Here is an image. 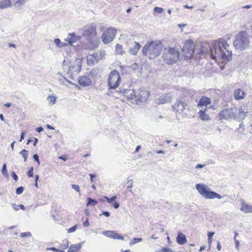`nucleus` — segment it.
Returning a JSON list of instances; mask_svg holds the SVG:
<instances>
[{"mask_svg":"<svg viewBox=\"0 0 252 252\" xmlns=\"http://www.w3.org/2000/svg\"><path fill=\"white\" fill-rule=\"evenodd\" d=\"M104 198L106 199L107 202L109 204H112V206L114 208L117 209L119 207L120 204L119 202L115 201L113 203V202L115 201L117 198L116 195H114L111 198H108L106 196H105Z\"/></svg>","mask_w":252,"mask_h":252,"instance_id":"nucleus-22","label":"nucleus"},{"mask_svg":"<svg viewBox=\"0 0 252 252\" xmlns=\"http://www.w3.org/2000/svg\"><path fill=\"white\" fill-rule=\"evenodd\" d=\"M87 199L88 201L87 204V206L92 205L94 206L97 203V201L96 200L92 199L90 197H88Z\"/></svg>","mask_w":252,"mask_h":252,"instance_id":"nucleus-29","label":"nucleus"},{"mask_svg":"<svg viewBox=\"0 0 252 252\" xmlns=\"http://www.w3.org/2000/svg\"><path fill=\"white\" fill-rule=\"evenodd\" d=\"M208 242L209 247L210 248V247L211 246V244L212 243V238L208 237Z\"/></svg>","mask_w":252,"mask_h":252,"instance_id":"nucleus-51","label":"nucleus"},{"mask_svg":"<svg viewBox=\"0 0 252 252\" xmlns=\"http://www.w3.org/2000/svg\"><path fill=\"white\" fill-rule=\"evenodd\" d=\"M214 232H209L208 233V237H211V238H212L213 236L214 235Z\"/></svg>","mask_w":252,"mask_h":252,"instance_id":"nucleus-54","label":"nucleus"},{"mask_svg":"<svg viewBox=\"0 0 252 252\" xmlns=\"http://www.w3.org/2000/svg\"><path fill=\"white\" fill-rule=\"evenodd\" d=\"M27 175L29 177H32L33 176V167H31L27 172Z\"/></svg>","mask_w":252,"mask_h":252,"instance_id":"nucleus-34","label":"nucleus"},{"mask_svg":"<svg viewBox=\"0 0 252 252\" xmlns=\"http://www.w3.org/2000/svg\"><path fill=\"white\" fill-rule=\"evenodd\" d=\"M211 103V99L206 96H202L199 99V102L198 103L197 106L199 107H202L203 106H206L210 104Z\"/></svg>","mask_w":252,"mask_h":252,"instance_id":"nucleus-18","label":"nucleus"},{"mask_svg":"<svg viewBox=\"0 0 252 252\" xmlns=\"http://www.w3.org/2000/svg\"><path fill=\"white\" fill-rule=\"evenodd\" d=\"M215 105H210L209 108L212 109H216L218 107V100L214 101Z\"/></svg>","mask_w":252,"mask_h":252,"instance_id":"nucleus-35","label":"nucleus"},{"mask_svg":"<svg viewBox=\"0 0 252 252\" xmlns=\"http://www.w3.org/2000/svg\"><path fill=\"white\" fill-rule=\"evenodd\" d=\"M59 158L61 159L64 161H66L68 159V157L66 156H63L61 157H59Z\"/></svg>","mask_w":252,"mask_h":252,"instance_id":"nucleus-50","label":"nucleus"},{"mask_svg":"<svg viewBox=\"0 0 252 252\" xmlns=\"http://www.w3.org/2000/svg\"><path fill=\"white\" fill-rule=\"evenodd\" d=\"M102 215H103L107 217L110 216V213L107 211H103L102 213Z\"/></svg>","mask_w":252,"mask_h":252,"instance_id":"nucleus-52","label":"nucleus"},{"mask_svg":"<svg viewBox=\"0 0 252 252\" xmlns=\"http://www.w3.org/2000/svg\"><path fill=\"white\" fill-rule=\"evenodd\" d=\"M187 106V104L182 101H177L174 104L172 107L173 109L177 112L182 113L183 112Z\"/></svg>","mask_w":252,"mask_h":252,"instance_id":"nucleus-15","label":"nucleus"},{"mask_svg":"<svg viewBox=\"0 0 252 252\" xmlns=\"http://www.w3.org/2000/svg\"><path fill=\"white\" fill-rule=\"evenodd\" d=\"M115 51L118 54L122 55L124 53L123 51V46L122 45L117 44L116 45Z\"/></svg>","mask_w":252,"mask_h":252,"instance_id":"nucleus-28","label":"nucleus"},{"mask_svg":"<svg viewBox=\"0 0 252 252\" xmlns=\"http://www.w3.org/2000/svg\"><path fill=\"white\" fill-rule=\"evenodd\" d=\"M246 95L245 93L241 89H236L234 92V97L236 100L243 99Z\"/></svg>","mask_w":252,"mask_h":252,"instance_id":"nucleus-19","label":"nucleus"},{"mask_svg":"<svg viewBox=\"0 0 252 252\" xmlns=\"http://www.w3.org/2000/svg\"><path fill=\"white\" fill-rule=\"evenodd\" d=\"M196 188L199 193L206 199H214L215 198L221 199V196L215 192L210 190L206 185L203 184H196Z\"/></svg>","mask_w":252,"mask_h":252,"instance_id":"nucleus-7","label":"nucleus"},{"mask_svg":"<svg viewBox=\"0 0 252 252\" xmlns=\"http://www.w3.org/2000/svg\"><path fill=\"white\" fill-rule=\"evenodd\" d=\"M204 166H205L204 164H198L196 166L195 168H202V167H204Z\"/></svg>","mask_w":252,"mask_h":252,"instance_id":"nucleus-57","label":"nucleus"},{"mask_svg":"<svg viewBox=\"0 0 252 252\" xmlns=\"http://www.w3.org/2000/svg\"><path fill=\"white\" fill-rule=\"evenodd\" d=\"M47 100L50 104L53 105L55 104L56 101V97L53 95H50L47 97Z\"/></svg>","mask_w":252,"mask_h":252,"instance_id":"nucleus-31","label":"nucleus"},{"mask_svg":"<svg viewBox=\"0 0 252 252\" xmlns=\"http://www.w3.org/2000/svg\"><path fill=\"white\" fill-rule=\"evenodd\" d=\"M150 95V92L145 88H140L136 93V100L140 102L147 101Z\"/></svg>","mask_w":252,"mask_h":252,"instance_id":"nucleus-11","label":"nucleus"},{"mask_svg":"<svg viewBox=\"0 0 252 252\" xmlns=\"http://www.w3.org/2000/svg\"><path fill=\"white\" fill-rule=\"evenodd\" d=\"M251 7H252L251 5H245V6H243L242 7V8H243V9H249V8H251Z\"/></svg>","mask_w":252,"mask_h":252,"instance_id":"nucleus-61","label":"nucleus"},{"mask_svg":"<svg viewBox=\"0 0 252 252\" xmlns=\"http://www.w3.org/2000/svg\"><path fill=\"white\" fill-rule=\"evenodd\" d=\"M2 172L4 175H7V171L6 168V164H4L2 166Z\"/></svg>","mask_w":252,"mask_h":252,"instance_id":"nucleus-38","label":"nucleus"},{"mask_svg":"<svg viewBox=\"0 0 252 252\" xmlns=\"http://www.w3.org/2000/svg\"><path fill=\"white\" fill-rule=\"evenodd\" d=\"M141 148V146H137L136 148V149H135V152H137L139 149Z\"/></svg>","mask_w":252,"mask_h":252,"instance_id":"nucleus-64","label":"nucleus"},{"mask_svg":"<svg viewBox=\"0 0 252 252\" xmlns=\"http://www.w3.org/2000/svg\"><path fill=\"white\" fill-rule=\"evenodd\" d=\"M116 30L114 28H109L105 30L102 34L101 39L103 42L107 44L111 42L115 38Z\"/></svg>","mask_w":252,"mask_h":252,"instance_id":"nucleus-9","label":"nucleus"},{"mask_svg":"<svg viewBox=\"0 0 252 252\" xmlns=\"http://www.w3.org/2000/svg\"><path fill=\"white\" fill-rule=\"evenodd\" d=\"M11 175L15 181H17L18 180V176L16 174V173L14 172H12Z\"/></svg>","mask_w":252,"mask_h":252,"instance_id":"nucleus-46","label":"nucleus"},{"mask_svg":"<svg viewBox=\"0 0 252 252\" xmlns=\"http://www.w3.org/2000/svg\"><path fill=\"white\" fill-rule=\"evenodd\" d=\"M161 43L160 41H151L147 43L143 47L142 52L143 55L149 56L150 59H154L161 53Z\"/></svg>","mask_w":252,"mask_h":252,"instance_id":"nucleus-4","label":"nucleus"},{"mask_svg":"<svg viewBox=\"0 0 252 252\" xmlns=\"http://www.w3.org/2000/svg\"><path fill=\"white\" fill-rule=\"evenodd\" d=\"M90 178H91V182H94V179L93 178L94 177H95V175H94L93 174H90Z\"/></svg>","mask_w":252,"mask_h":252,"instance_id":"nucleus-58","label":"nucleus"},{"mask_svg":"<svg viewBox=\"0 0 252 252\" xmlns=\"http://www.w3.org/2000/svg\"><path fill=\"white\" fill-rule=\"evenodd\" d=\"M123 95L126 100H132L134 98L136 99V94L133 90H125Z\"/></svg>","mask_w":252,"mask_h":252,"instance_id":"nucleus-17","label":"nucleus"},{"mask_svg":"<svg viewBox=\"0 0 252 252\" xmlns=\"http://www.w3.org/2000/svg\"><path fill=\"white\" fill-rule=\"evenodd\" d=\"M229 45L226 40L219 38L214 41L210 47L211 58L220 64V67L224 66L232 58L231 51L229 49Z\"/></svg>","mask_w":252,"mask_h":252,"instance_id":"nucleus-1","label":"nucleus"},{"mask_svg":"<svg viewBox=\"0 0 252 252\" xmlns=\"http://www.w3.org/2000/svg\"><path fill=\"white\" fill-rule=\"evenodd\" d=\"M20 153L23 157L24 161H26L28 157V151L24 149Z\"/></svg>","mask_w":252,"mask_h":252,"instance_id":"nucleus-32","label":"nucleus"},{"mask_svg":"<svg viewBox=\"0 0 252 252\" xmlns=\"http://www.w3.org/2000/svg\"><path fill=\"white\" fill-rule=\"evenodd\" d=\"M140 47L141 45L139 43L134 42L133 47L129 49V53L132 55H137Z\"/></svg>","mask_w":252,"mask_h":252,"instance_id":"nucleus-24","label":"nucleus"},{"mask_svg":"<svg viewBox=\"0 0 252 252\" xmlns=\"http://www.w3.org/2000/svg\"><path fill=\"white\" fill-rule=\"evenodd\" d=\"M33 159L37 162L38 164H40V162H39V157H38V156L36 154H35L33 155Z\"/></svg>","mask_w":252,"mask_h":252,"instance_id":"nucleus-44","label":"nucleus"},{"mask_svg":"<svg viewBox=\"0 0 252 252\" xmlns=\"http://www.w3.org/2000/svg\"><path fill=\"white\" fill-rule=\"evenodd\" d=\"M78 82L81 87L89 86L92 84L91 80L86 76H80L78 79Z\"/></svg>","mask_w":252,"mask_h":252,"instance_id":"nucleus-16","label":"nucleus"},{"mask_svg":"<svg viewBox=\"0 0 252 252\" xmlns=\"http://www.w3.org/2000/svg\"><path fill=\"white\" fill-rule=\"evenodd\" d=\"M90 225V223L89 222L88 219H86L85 221L83 222V226L84 227H88Z\"/></svg>","mask_w":252,"mask_h":252,"instance_id":"nucleus-47","label":"nucleus"},{"mask_svg":"<svg viewBox=\"0 0 252 252\" xmlns=\"http://www.w3.org/2000/svg\"><path fill=\"white\" fill-rule=\"evenodd\" d=\"M176 241L180 245L185 244L187 242L186 236L182 233L179 232L177 237Z\"/></svg>","mask_w":252,"mask_h":252,"instance_id":"nucleus-25","label":"nucleus"},{"mask_svg":"<svg viewBox=\"0 0 252 252\" xmlns=\"http://www.w3.org/2000/svg\"><path fill=\"white\" fill-rule=\"evenodd\" d=\"M195 44L193 40H188L185 41L182 49V56L185 60L191 59L194 54Z\"/></svg>","mask_w":252,"mask_h":252,"instance_id":"nucleus-6","label":"nucleus"},{"mask_svg":"<svg viewBox=\"0 0 252 252\" xmlns=\"http://www.w3.org/2000/svg\"><path fill=\"white\" fill-rule=\"evenodd\" d=\"M154 12H156V13H161L163 11V9L162 8H161V7H155L154 8Z\"/></svg>","mask_w":252,"mask_h":252,"instance_id":"nucleus-36","label":"nucleus"},{"mask_svg":"<svg viewBox=\"0 0 252 252\" xmlns=\"http://www.w3.org/2000/svg\"><path fill=\"white\" fill-rule=\"evenodd\" d=\"M43 128L42 127H38L37 128H36V130L37 131H38V132H40L41 131H42L43 130Z\"/></svg>","mask_w":252,"mask_h":252,"instance_id":"nucleus-59","label":"nucleus"},{"mask_svg":"<svg viewBox=\"0 0 252 252\" xmlns=\"http://www.w3.org/2000/svg\"><path fill=\"white\" fill-rule=\"evenodd\" d=\"M23 190L24 188L22 187H20L16 189V192L17 194H20L23 192Z\"/></svg>","mask_w":252,"mask_h":252,"instance_id":"nucleus-37","label":"nucleus"},{"mask_svg":"<svg viewBox=\"0 0 252 252\" xmlns=\"http://www.w3.org/2000/svg\"><path fill=\"white\" fill-rule=\"evenodd\" d=\"M220 120L229 119L236 117V113L232 108L221 110L219 114Z\"/></svg>","mask_w":252,"mask_h":252,"instance_id":"nucleus-10","label":"nucleus"},{"mask_svg":"<svg viewBox=\"0 0 252 252\" xmlns=\"http://www.w3.org/2000/svg\"><path fill=\"white\" fill-rule=\"evenodd\" d=\"M142 239L141 238H134L130 242V245H132L134 244L140 242L141 241H142Z\"/></svg>","mask_w":252,"mask_h":252,"instance_id":"nucleus-33","label":"nucleus"},{"mask_svg":"<svg viewBox=\"0 0 252 252\" xmlns=\"http://www.w3.org/2000/svg\"><path fill=\"white\" fill-rule=\"evenodd\" d=\"M24 135H25V132L24 131H22V133H21L20 141H22V140L24 139Z\"/></svg>","mask_w":252,"mask_h":252,"instance_id":"nucleus-56","label":"nucleus"},{"mask_svg":"<svg viewBox=\"0 0 252 252\" xmlns=\"http://www.w3.org/2000/svg\"><path fill=\"white\" fill-rule=\"evenodd\" d=\"M76 229V225L73 226L67 230V232L71 233L74 232Z\"/></svg>","mask_w":252,"mask_h":252,"instance_id":"nucleus-42","label":"nucleus"},{"mask_svg":"<svg viewBox=\"0 0 252 252\" xmlns=\"http://www.w3.org/2000/svg\"><path fill=\"white\" fill-rule=\"evenodd\" d=\"M103 234L105 236L113 239L124 240V236L114 231L107 230L104 232Z\"/></svg>","mask_w":252,"mask_h":252,"instance_id":"nucleus-13","label":"nucleus"},{"mask_svg":"<svg viewBox=\"0 0 252 252\" xmlns=\"http://www.w3.org/2000/svg\"><path fill=\"white\" fill-rule=\"evenodd\" d=\"M77 40V37L75 35V33H70L68 35L67 37L65 39V41L67 42V44H72L76 42Z\"/></svg>","mask_w":252,"mask_h":252,"instance_id":"nucleus-23","label":"nucleus"},{"mask_svg":"<svg viewBox=\"0 0 252 252\" xmlns=\"http://www.w3.org/2000/svg\"><path fill=\"white\" fill-rule=\"evenodd\" d=\"M170 250L167 248H162L158 250V252H169Z\"/></svg>","mask_w":252,"mask_h":252,"instance_id":"nucleus-41","label":"nucleus"},{"mask_svg":"<svg viewBox=\"0 0 252 252\" xmlns=\"http://www.w3.org/2000/svg\"><path fill=\"white\" fill-rule=\"evenodd\" d=\"M37 141H38V139L37 138H34V142H33V145L34 146L36 145Z\"/></svg>","mask_w":252,"mask_h":252,"instance_id":"nucleus-63","label":"nucleus"},{"mask_svg":"<svg viewBox=\"0 0 252 252\" xmlns=\"http://www.w3.org/2000/svg\"><path fill=\"white\" fill-rule=\"evenodd\" d=\"M241 210L246 213H252V206L243 201L241 202Z\"/></svg>","mask_w":252,"mask_h":252,"instance_id":"nucleus-21","label":"nucleus"},{"mask_svg":"<svg viewBox=\"0 0 252 252\" xmlns=\"http://www.w3.org/2000/svg\"><path fill=\"white\" fill-rule=\"evenodd\" d=\"M72 188L78 192H80V187L78 185L73 184L72 185Z\"/></svg>","mask_w":252,"mask_h":252,"instance_id":"nucleus-40","label":"nucleus"},{"mask_svg":"<svg viewBox=\"0 0 252 252\" xmlns=\"http://www.w3.org/2000/svg\"><path fill=\"white\" fill-rule=\"evenodd\" d=\"M68 247V243H66L65 244H64L63 245H61V247L62 248V249L63 250H65V249H66Z\"/></svg>","mask_w":252,"mask_h":252,"instance_id":"nucleus-48","label":"nucleus"},{"mask_svg":"<svg viewBox=\"0 0 252 252\" xmlns=\"http://www.w3.org/2000/svg\"><path fill=\"white\" fill-rule=\"evenodd\" d=\"M19 209H22L23 210H25V208L24 206L23 205H22V204L19 205L18 206V208H15V210H18Z\"/></svg>","mask_w":252,"mask_h":252,"instance_id":"nucleus-49","label":"nucleus"},{"mask_svg":"<svg viewBox=\"0 0 252 252\" xmlns=\"http://www.w3.org/2000/svg\"><path fill=\"white\" fill-rule=\"evenodd\" d=\"M46 127L48 128V129H54V128L51 125H46Z\"/></svg>","mask_w":252,"mask_h":252,"instance_id":"nucleus-60","label":"nucleus"},{"mask_svg":"<svg viewBox=\"0 0 252 252\" xmlns=\"http://www.w3.org/2000/svg\"><path fill=\"white\" fill-rule=\"evenodd\" d=\"M27 0H18L16 2V4H18L19 5H21V4L25 3Z\"/></svg>","mask_w":252,"mask_h":252,"instance_id":"nucleus-45","label":"nucleus"},{"mask_svg":"<svg viewBox=\"0 0 252 252\" xmlns=\"http://www.w3.org/2000/svg\"><path fill=\"white\" fill-rule=\"evenodd\" d=\"M235 47L242 50L247 47L249 44V36L246 32H241L236 36L233 42Z\"/></svg>","mask_w":252,"mask_h":252,"instance_id":"nucleus-5","label":"nucleus"},{"mask_svg":"<svg viewBox=\"0 0 252 252\" xmlns=\"http://www.w3.org/2000/svg\"><path fill=\"white\" fill-rule=\"evenodd\" d=\"M121 81V77L118 71H112L108 77V85L110 89H116L120 85Z\"/></svg>","mask_w":252,"mask_h":252,"instance_id":"nucleus-8","label":"nucleus"},{"mask_svg":"<svg viewBox=\"0 0 252 252\" xmlns=\"http://www.w3.org/2000/svg\"><path fill=\"white\" fill-rule=\"evenodd\" d=\"M156 153L157 154H164V151H162V150H158V151H156Z\"/></svg>","mask_w":252,"mask_h":252,"instance_id":"nucleus-62","label":"nucleus"},{"mask_svg":"<svg viewBox=\"0 0 252 252\" xmlns=\"http://www.w3.org/2000/svg\"><path fill=\"white\" fill-rule=\"evenodd\" d=\"M207 109L205 108L204 110H200L198 112L199 118L202 121H209L210 119L209 115L206 113Z\"/></svg>","mask_w":252,"mask_h":252,"instance_id":"nucleus-20","label":"nucleus"},{"mask_svg":"<svg viewBox=\"0 0 252 252\" xmlns=\"http://www.w3.org/2000/svg\"><path fill=\"white\" fill-rule=\"evenodd\" d=\"M54 43L56 44V45L59 47H62L67 45L66 43H61V40L59 38H56L54 39Z\"/></svg>","mask_w":252,"mask_h":252,"instance_id":"nucleus-30","label":"nucleus"},{"mask_svg":"<svg viewBox=\"0 0 252 252\" xmlns=\"http://www.w3.org/2000/svg\"><path fill=\"white\" fill-rule=\"evenodd\" d=\"M82 63V62L81 60L78 59H75V64L69 66V71L72 72L79 73L81 69Z\"/></svg>","mask_w":252,"mask_h":252,"instance_id":"nucleus-12","label":"nucleus"},{"mask_svg":"<svg viewBox=\"0 0 252 252\" xmlns=\"http://www.w3.org/2000/svg\"><path fill=\"white\" fill-rule=\"evenodd\" d=\"M31 235V234L29 232H23L21 233L20 236L21 237H30Z\"/></svg>","mask_w":252,"mask_h":252,"instance_id":"nucleus-39","label":"nucleus"},{"mask_svg":"<svg viewBox=\"0 0 252 252\" xmlns=\"http://www.w3.org/2000/svg\"><path fill=\"white\" fill-rule=\"evenodd\" d=\"M99 60V57L97 53L89 55L87 57V63L89 65H93L97 63Z\"/></svg>","mask_w":252,"mask_h":252,"instance_id":"nucleus-14","label":"nucleus"},{"mask_svg":"<svg viewBox=\"0 0 252 252\" xmlns=\"http://www.w3.org/2000/svg\"><path fill=\"white\" fill-rule=\"evenodd\" d=\"M48 250H51L56 252H63V251L59 250L56 248L51 247L47 249Z\"/></svg>","mask_w":252,"mask_h":252,"instance_id":"nucleus-43","label":"nucleus"},{"mask_svg":"<svg viewBox=\"0 0 252 252\" xmlns=\"http://www.w3.org/2000/svg\"><path fill=\"white\" fill-rule=\"evenodd\" d=\"M162 58L165 63L169 65L173 64L179 60V51L175 47L167 46L163 50Z\"/></svg>","mask_w":252,"mask_h":252,"instance_id":"nucleus-3","label":"nucleus"},{"mask_svg":"<svg viewBox=\"0 0 252 252\" xmlns=\"http://www.w3.org/2000/svg\"><path fill=\"white\" fill-rule=\"evenodd\" d=\"M217 249L218 251H220L221 250V247L220 244L219 242H218V243H217Z\"/></svg>","mask_w":252,"mask_h":252,"instance_id":"nucleus-53","label":"nucleus"},{"mask_svg":"<svg viewBox=\"0 0 252 252\" xmlns=\"http://www.w3.org/2000/svg\"><path fill=\"white\" fill-rule=\"evenodd\" d=\"M34 177H35V185L37 187V181L38 180L39 177H38V175H36Z\"/></svg>","mask_w":252,"mask_h":252,"instance_id":"nucleus-55","label":"nucleus"},{"mask_svg":"<svg viewBox=\"0 0 252 252\" xmlns=\"http://www.w3.org/2000/svg\"><path fill=\"white\" fill-rule=\"evenodd\" d=\"M11 2L10 0H2L1 1V8L9 7L11 6Z\"/></svg>","mask_w":252,"mask_h":252,"instance_id":"nucleus-27","label":"nucleus"},{"mask_svg":"<svg viewBox=\"0 0 252 252\" xmlns=\"http://www.w3.org/2000/svg\"><path fill=\"white\" fill-rule=\"evenodd\" d=\"M83 36L87 40L88 46L91 49H94L98 46L99 39L97 36L95 25L91 24L85 26L84 28Z\"/></svg>","mask_w":252,"mask_h":252,"instance_id":"nucleus-2","label":"nucleus"},{"mask_svg":"<svg viewBox=\"0 0 252 252\" xmlns=\"http://www.w3.org/2000/svg\"><path fill=\"white\" fill-rule=\"evenodd\" d=\"M81 248V245L80 244L71 245L68 248L67 252H78Z\"/></svg>","mask_w":252,"mask_h":252,"instance_id":"nucleus-26","label":"nucleus"}]
</instances>
